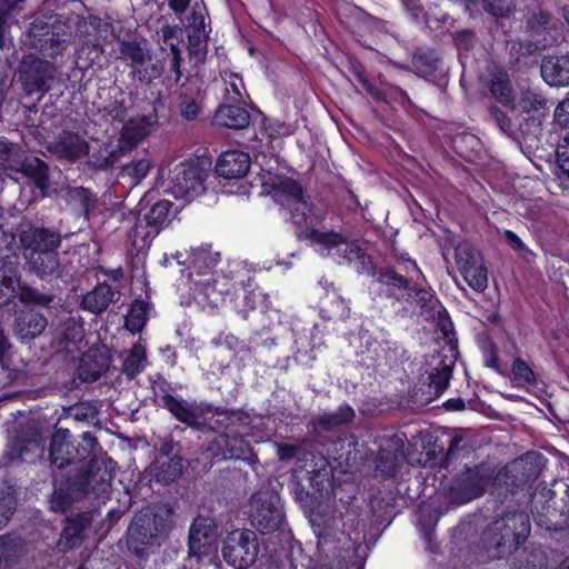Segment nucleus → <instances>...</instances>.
<instances>
[{"label": "nucleus", "mask_w": 569, "mask_h": 569, "mask_svg": "<svg viewBox=\"0 0 569 569\" xmlns=\"http://www.w3.org/2000/svg\"><path fill=\"white\" fill-rule=\"evenodd\" d=\"M144 366L146 350L141 345H134L124 358L123 371L128 377L133 378L143 370Z\"/></svg>", "instance_id": "35"}, {"label": "nucleus", "mask_w": 569, "mask_h": 569, "mask_svg": "<svg viewBox=\"0 0 569 569\" xmlns=\"http://www.w3.org/2000/svg\"><path fill=\"white\" fill-rule=\"evenodd\" d=\"M190 4V0H169L170 9L176 13H183Z\"/></svg>", "instance_id": "62"}, {"label": "nucleus", "mask_w": 569, "mask_h": 569, "mask_svg": "<svg viewBox=\"0 0 569 569\" xmlns=\"http://www.w3.org/2000/svg\"><path fill=\"white\" fill-rule=\"evenodd\" d=\"M119 53V58L131 68L132 76L141 83L149 84L160 76V69L150 63L148 50L136 40L121 41Z\"/></svg>", "instance_id": "8"}, {"label": "nucleus", "mask_w": 569, "mask_h": 569, "mask_svg": "<svg viewBox=\"0 0 569 569\" xmlns=\"http://www.w3.org/2000/svg\"><path fill=\"white\" fill-rule=\"evenodd\" d=\"M483 9L496 18H507L511 13V1L486 0Z\"/></svg>", "instance_id": "48"}, {"label": "nucleus", "mask_w": 569, "mask_h": 569, "mask_svg": "<svg viewBox=\"0 0 569 569\" xmlns=\"http://www.w3.org/2000/svg\"><path fill=\"white\" fill-rule=\"evenodd\" d=\"M16 505L17 501L10 488L0 495V529L10 520L13 511L16 510Z\"/></svg>", "instance_id": "44"}, {"label": "nucleus", "mask_w": 569, "mask_h": 569, "mask_svg": "<svg viewBox=\"0 0 569 569\" xmlns=\"http://www.w3.org/2000/svg\"><path fill=\"white\" fill-rule=\"evenodd\" d=\"M12 171L21 173L43 194L47 193L50 187L49 166L39 157L26 156L22 152L18 159L17 167L13 168Z\"/></svg>", "instance_id": "15"}, {"label": "nucleus", "mask_w": 569, "mask_h": 569, "mask_svg": "<svg viewBox=\"0 0 569 569\" xmlns=\"http://www.w3.org/2000/svg\"><path fill=\"white\" fill-rule=\"evenodd\" d=\"M114 292L107 283H100L82 299L83 309L92 313H101L113 300Z\"/></svg>", "instance_id": "27"}, {"label": "nucleus", "mask_w": 569, "mask_h": 569, "mask_svg": "<svg viewBox=\"0 0 569 569\" xmlns=\"http://www.w3.org/2000/svg\"><path fill=\"white\" fill-rule=\"evenodd\" d=\"M62 339L68 343L80 342L83 338V328L80 323L70 319L63 325V331L61 332Z\"/></svg>", "instance_id": "50"}, {"label": "nucleus", "mask_w": 569, "mask_h": 569, "mask_svg": "<svg viewBox=\"0 0 569 569\" xmlns=\"http://www.w3.org/2000/svg\"><path fill=\"white\" fill-rule=\"evenodd\" d=\"M377 280L383 287L388 297L410 301V298L413 296L415 287L410 286L408 280L391 270L380 271Z\"/></svg>", "instance_id": "24"}, {"label": "nucleus", "mask_w": 569, "mask_h": 569, "mask_svg": "<svg viewBox=\"0 0 569 569\" xmlns=\"http://www.w3.org/2000/svg\"><path fill=\"white\" fill-rule=\"evenodd\" d=\"M54 79L53 66L42 59L23 60L19 68V80L24 93L40 100L50 89Z\"/></svg>", "instance_id": "6"}, {"label": "nucleus", "mask_w": 569, "mask_h": 569, "mask_svg": "<svg viewBox=\"0 0 569 569\" xmlns=\"http://www.w3.org/2000/svg\"><path fill=\"white\" fill-rule=\"evenodd\" d=\"M251 525L262 533L280 528L283 521V511L280 498L270 492H258L251 498Z\"/></svg>", "instance_id": "7"}, {"label": "nucleus", "mask_w": 569, "mask_h": 569, "mask_svg": "<svg viewBox=\"0 0 569 569\" xmlns=\"http://www.w3.org/2000/svg\"><path fill=\"white\" fill-rule=\"evenodd\" d=\"M441 58L439 53L429 48L418 49L411 60L415 72L427 80L436 78L441 68Z\"/></svg>", "instance_id": "22"}, {"label": "nucleus", "mask_w": 569, "mask_h": 569, "mask_svg": "<svg viewBox=\"0 0 569 569\" xmlns=\"http://www.w3.org/2000/svg\"><path fill=\"white\" fill-rule=\"evenodd\" d=\"M164 405L168 410L180 421L193 426L199 421V413L187 403L168 396L164 398Z\"/></svg>", "instance_id": "31"}, {"label": "nucleus", "mask_w": 569, "mask_h": 569, "mask_svg": "<svg viewBox=\"0 0 569 569\" xmlns=\"http://www.w3.org/2000/svg\"><path fill=\"white\" fill-rule=\"evenodd\" d=\"M433 298L431 291L429 290H426V289H416L415 288V292H413V296L410 298V300H418L420 302H428L430 301L431 299Z\"/></svg>", "instance_id": "63"}, {"label": "nucleus", "mask_w": 569, "mask_h": 569, "mask_svg": "<svg viewBox=\"0 0 569 569\" xmlns=\"http://www.w3.org/2000/svg\"><path fill=\"white\" fill-rule=\"evenodd\" d=\"M88 167L93 171H107L112 169L123 156L122 148L109 149L108 147H100L97 151L89 152Z\"/></svg>", "instance_id": "26"}, {"label": "nucleus", "mask_w": 569, "mask_h": 569, "mask_svg": "<svg viewBox=\"0 0 569 569\" xmlns=\"http://www.w3.org/2000/svg\"><path fill=\"white\" fill-rule=\"evenodd\" d=\"M16 297L22 302L49 303V299L40 296L36 290L21 286L20 279L6 262H0V305H7Z\"/></svg>", "instance_id": "9"}, {"label": "nucleus", "mask_w": 569, "mask_h": 569, "mask_svg": "<svg viewBox=\"0 0 569 569\" xmlns=\"http://www.w3.org/2000/svg\"><path fill=\"white\" fill-rule=\"evenodd\" d=\"M140 521H142L141 518L137 517L134 522L129 527L128 533L130 540L134 539V537L140 533V529L144 528V525L140 523Z\"/></svg>", "instance_id": "64"}, {"label": "nucleus", "mask_w": 569, "mask_h": 569, "mask_svg": "<svg viewBox=\"0 0 569 569\" xmlns=\"http://www.w3.org/2000/svg\"><path fill=\"white\" fill-rule=\"evenodd\" d=\"M537 51V44L529 40H518L511 44L510 54L519 57H529Z\"/></svg>", "instance_id": "52"}, {"label": "nucleus", "mask_w": 569, "mask_h": 569, "mask_svg": "<svg viewBox=\"0 0 569 569\" xmlns=\"http://www.w3.org/2000/svg\"><path fill=\"white\" fill-rule=\"evenodd\" d=\"M91 360L92 357L90 355L82 358L79 367V376L83 380L96 381L107 370L108 363L104 359H101V361L96 362L91 368Z\"/></svg>", "instance_id": "41"}, {"label": "nucleus", "mask_w": 569, "mask_h": 569, "mask_svg": "<svg viewBox=\"0 0 569 569\" xmlns=\"http://www.w3.org/2000/svg\"><path fill=\"white\" fill-rule=\"evenodd\" d=\"M290 212V220L296 226V237L301 241H310L313 243V238L309 237L310 231L318 230L313 226L312 214L315 204L309 202L306 196L286 207Z\"/></svg>", "instance_id": "17"}, {"label": "nucleus", "mask_w": 569, "mask_h": 569, "mask_svg": "<svg viewBox=\"0 0 569 569\" xmlns=\"http://www.w3.org/2000/svg\"><path fill=\"white\" fill-rule=\"evenodd\" d=\"M207 153V149H198L193 158L176 168L172 187L178 196L193 198L204 192L212 166V158Z\"/></svg>", "instance_id": "2"}, {"label": "nucleus", "mask_w": 569, "mask_h": 569, "mask_svg": "<svg viewBox=\"0 0 569 569\" xmlns=\"http://www.w3.org/2000/svg\"><path fill=\"white\" fill-rule=\"evenodd\" d=\"M150 168L151 162L148 159H139L124 164L122 171L131 177L136 182H140L147 177Z\"/></svg>", "instance_id": "45"}, {"label": "nucleus", "mask_w": 569, "mask_h": 569, "mask_svg": "<svg viewBox=\"0 0 569 569\" xmlns=\"http://www.w3.org/2000/svg\"><path fill=\"white\" fill-rule=\"evenodd\" d=\"M458 269L466 282L477 292L488 287V273L480 251H456Z\"/></svg>", "instance_id": "10"}, {"label": "nucleus", "mask_w": 569, "mask_h": 569, "mask_svg": "<svg viewBox=\"0 0 569 569\" xmlns=\"http://www.w3.org/2000/svg\"><path fill=\"white\" fill-rule=\"evenodd\" d=\"M250 169V158L241 150H227L217 159L214 171L224 179H239Z\"/></svg>", "instance_id": "16"}, {"label": "nucleus", "mask_w": 569, "mask_h": 569, "mask_svg": "<svg viewBox=\"0 0 569 569\" xmlns=\"http://www.w3.org/2000/svg\"><path fill=\"white\" fill-rule=\"evenodd\" d=\"M312 244L323 249H333L346 246V249H376L378 232L358 214L342 216L330 227L310 231Z\"/></svg>", "instance_id": "1"}, {"label": "nucleus", "mask_w": 569, "mask_h": 569, "mask_svg": "<svg viewBox=\"0 0 569 569\" xmlns=\"http://www.w3.org/2000/svg\"><path fill=\"white\" fill-rule=\"evenodd\" d=\"M547 99L546 97L537 92L532 89L521 90L520 97L518 99V108L522 112H532L539 111L547 108Z\"/></svg>", "instance_id": "37"}, {"label": "nucleus", "mask_w": 569, "mask_h": 569, "mask_svg": "<svg viewBox=\"0 0 569 569\" xmlns=\"http://www.w3.org/2000/svg\"><path fill=\"white\" fill-rule=\"evenodd\" d=\"M69 438L70 435L67 430H58L52 437L50 458L52 463L59 468H63L76 458L82 459L87 456V448H83V452H80L70 443Z\"/></svg>", "instance_id": "19"}, {"label": "nucleus", "mask_w": 569, "mask_h": 569, "mask_svg": "<svg viewBox=\"0 0 569 569\" xmlns=\"http://www.w3.org/2000/svg\"><path fill=\"white\" fill-rule=\"evenodd\" d=\"M216 550V533L206 518H197L189 535V553L197 558L208 556Z\"/></svg>", "instance_id": "13"}, {"label": "nucleus", "mask_w": 569, "mask_h": 569, "mask_svg": "<svg viewBox=\"0 0 569 569\" xmlns=\"http://www.w3.org/2000/svg\"><path fill=\"white\" fill-rule=\"evenodd\" d=\"M159 232L160 230L149 221L144 220V222H142L139 220L130 234L134 249L149 248Z\"/></svg>", "instance_id": "30"}, {"label": "nucleus", "mask_w": 569, "mask_h": 569, "mask_svg": "<svg viewBox=\"0 0 569 569\" xmlns=\"http://www.w3.org/2000/svg\"><path fill=\"white\" fill-rule=\"evenodd\" d=\"M380 93H381V98L379 100L386 99V97H390L392 100L398 102L403 108H408V107L412 106V102H411L410 97L407 93V91H405L403 89H401L398 86L387 84L385 92L380 91Z\"/></svg>", "instance_id": "49"}, {"label": "nucleus", "mask_w": 569, "mask_h": 569, "mask_svg": "<svg viewBox=\"0 0 569 569\" xmlns=\"http://www.w3.org/2000/svg\"><path fill=\"white\" fill-rule=\"evenodd\" d=\"M171 52H172V58L170 61V68H171V71L174 72L176 81L178 82L182 76V71H181L182 58L180 56V50L176 46H171Z\"/></svg>", "instance_id": "59"}, {"label": "nucleus", "mask_w": 569, "mask_h": 569, "mask_svg": "<svg viewBox=\"0 0 569 569\" xmlns=\"http://www.w3.org/2000/svg\"><path fill=\"white\" fill-rule=\"evenodd\" d=\"M151 472L159 482H170L182 472L181 460L177 457H159L151 466Z\"/></svg>", "instance_id": "28"}, {"label": "nucleus", "mask_w": 569, "mask_h": 569, "mask_svg": "<svg viewBox=\"0 0 569 569\" xmlns=\"http://www.w3.org/2000/svg\"><path fill=\"white\" fill-rule=\"evenodd\" d=\"M491 94L503 104L513 101L512 83L507 76H495L489 84Z\"/></svg>", "instance_id": "34"}, {"label": "nucleus", "mask_w": 569, "mask_h": 569, "mask_svg": "<svg viewBox=\"0 0 569 569\" xmlns=\"http://www.w3.org/2000/svg\"><path fill=\"white\" fill-rule=\"evenodd\" d=\"M355 411L349 406H341L335 413L323 415L321 423L327 428H333L352 420Z\"/></svg>", "instance_id": "42"}, {"label": "nucleus", "mask_w": 569, "mask_h": 569, "mask_svg": "<svg viewBox=\"0 0 569 569\" xmlns=\"http://www.w3.org/2000/svg\"><path fill=\"white\" fill-rule=\"evenodd\" d=\"M450 371L448 368H443L438 371L437 375L431 377V385L435 386L437 392H442L449 385Z\"/></svg>", "instance_id": "57"}, {"label": "nucleus", "mask_w": 569, "mask_h": 569, "mask_svg": "<svg viewBox=\"0 0 569 569\" xmlns=\"http://www.w3.org/2000/svg\"><path fill=\"white\" fill-rule=\"evenodd\" d=\"M259 551L256 533L251 530H233L223 540L222 557L234 569H246L257 559Z\"/></svg>", "instance_id": "4"}, {"label": "nucleus", "mask_w": 569, "mask_h": 569, "mask_svg": "<svg viewBox=\"0 0 569 569\" xmlns=\"http://www.w3.org/2000/svg\"><path fill=\"white\" fill-rule=\"evenodd\" d=\"M540 76L551 88L569 87V51L545 56L540 63Z\"/></svg>", "instance_id": "12"}, {"label": "nucleus", "mask_w": 569, "mask_h": 569, "mask_svg": "<svg viewBox=\"0 0 569 569\" xmlns=\"http://www.w3.org/2000/svg\"><path fill=\"white\" fill-rule=\"evenodd\" d=\"M557 163L563 176L569 179V131L562 137L556 151Z\"/></svg>", "instance_id": "46"}, {"label": "nucleus", "mask_w": 569, "mask_h": 569, "mask_svg": "<svg viewBox=\"0 0 569 569\" xmlns=\"http://www.w3.org/2000/svg\"><path fill=\"white\" fill-rule=\"evenodd\" d=\"M12 552L13 547L9 540L4 537H0V569H3L9 565Z\"/></svg>", "instance_id": "58"}, {"label": "nucleus", "mask_w": 569, "mask_h": 569, "mask_svg": "<svg viewBox=\"0 0 569 569\" xmlns=\"http://www.w3.org/2000/svg\"><path fill=\"white\" fill-rule=\"evenodd\" d=\"M453 43L459 52H470L477 43V34L472 29H460L452 34Z\"/></svg>", "instance_id": "43"}, {"label": "nucleus", "mask_w": 569, "mask_h": 569, "mask_svg": "<svg viewBox=\"0 0 569 569\" xmlns=\"http://www.w3.org/2000/svg\"><path fill=\"white\" fill-rule=\"evenodd\" d=\"M555 18L551 12L540 7L529 10L526 14V31L536 38L547 40L556 28Z\"/></svg>", "instance_id": "20"}, {"label": "nucleus", "mask_w": 569, "mask_h": 569, "mask_svg": "<svg viewBox=\"0 0 569 569\" xmlns=\"http://www.w3.org/2000/svg\"><path fill=\"white\" fill-rule=\"evenodd\" d=\"M213 121L217 126L239 130L249 126L250 114L243 107L222 104L216 110Z\"/></svg>", "instance_id": "23"}, {"label": "nucleus", "mask_w": 569, "mask_h": 569, "mask_svg": "<svg viewBox=\"0 0 569 569\" xmlns=\"http://www.w3.org/2000/svg\"><path fill=\"white\" fill-rule=\"evenodd\" d=\"M173 203L167 199L157 201L146 213L144 220L161 230L164 223L168 221L169 212Z\"/></svg>", "instance_id": "39"}, {"label": "nucleus", "mask_w": 569, "mask_h": 569, "mask_svg": "<svg viewBox=\"0 0 569 569\" xmlns=\"http://www.w3.org/2000/svg\"><path fill=\"white\" fill-rule=\"evenodd\" d=\"M179 112L182 119L193 121L199 117L201 107L193 94L182 92L179 96Z\"/></svg>", "instance_id": "40"}, {"label": "nucleus", "mask_w": 569, "mask_h": 569, "mask_svg": "<svg viewBox=\"0 0 569 569\" xmlns=\"http://www.w3.org/2000/svg\"><path fill=\"white\" fill-rule=\"evenodd\" d=\"M216 347L226 348L230 351H234L240 347L239 340L230 333H221L212 340Z\"/></svg>", "instance_id": "55"}, {"label": "nucleus", "mask_w": 569, "mask_h": 569, "mask_svg": "<svg viewBox=\"0 0 569 569\" xmlns=\"http://www.w3.org/2000/svg\"><path fill=\"white\" fill-rule=\"evenodd\" d=\"M149 305L142 300H136L126 317V327L131 332H139L146 325Z\"/></svg>", "instance_id": "33"}, {"label": "nucleus", "mask_w": 569, "mask_h": 569, "mask_svg": "<svg viewBox=\"0 0 569 569\" xmlns=\"http://www.w3.org/2000/svg\"><path fill=\"white\" fill-rule=\"evenodd\" d=\"M512 381L517 387L530 388L536 385V376L529 365L520 358H517L511 367Z\"/></svg>", "instance_id": "36"}, {"label": "nucleus", "mask_w": 569, "mask_h": 569, "mask_svg": "<svg viewBox=\"0 0 569 569\" xmlns=\"http://www.w3.org/2000/svg\"><path fill=\"white\" fill-rule=\"evenodd\" d=\"M89 150V142L79 133L69 130H63L54 143V151L59 158L71 162L87 156Z\"/></svg>", "instance_id": "18"}, {"label": "nucleus", "mask_w": 569, "mask_h": 569, "mask_svg": "<svg viewBox=\"0 0 569 569\" xmlns=\"http://www.w3.org/2000/svg\"><path fill=\"white\" fill-rule=\"evenodd\" d=\"M30 33L36 46L51 56L61 53L71 36L69 23L58 14L48 17L46 21L36 19Z\"/></svg>", "instance_id": "3"}, {"label": "nucleus", "mask_w": 569, "mask_h": 569, "mask_svg": "<svg viewBox=\"0 0 569 569\" xmlns=\"http://www.w3.org/2000/svg\"><path fill=\"white\" fill-rule=\"evenodd\" d=\"M127 113H128V110L124 107L123 102H121V101L112 102L111 108L109 110V114L114 120H120V121L124 120V118L127 117Z\"/></svg>", "instance_id": "60"}, {"label": "nucleus", "mask_w": 569, "mask_h": 569, "mask_svg": "<svg viewBox=\"0 0 569 569\" xmlns=\"http://www.w3.org/2000/svg\"><path fill=\"white\" fill-rule=\"evenodd\" d=\"M10 358V345L7 338L3 336L2 330L0 329V369L1 372L4 373L8 371V379L13 381L17 379V370L10 369L8 365V359Z\"/></svg>", "instance_id": "47"}, {"label": "nucleus", "mask_w": 569, "mask_h": 569, "mask_svg": "<svg viewBox=\"0 0 569 569\" xmlns=\"http://www.w3.org/2000/svg\"><path fill=\"white\" fill-rule=\"evenodd\" d=\"M312 527L316 536L318 537V543L321 547H326L336 542L341 546L343 551L356 552L362 540V536L359 531L347 533L342 530H339V521L337 520H335L331 525H321L312 519Z\"/></svg>", "instance_id": "11"}, {"label": "nucleus", "mask_w": 569, "mask_h": 569, "mask_svg": "<svg viewBox=\"0 0 569 569\" xmlns=\"http://www.w3.org/2000/svg\"><path fill=\"white\" fill-rule=\"evenodd\" d=\"M555 121L563 127L569 128V96L566 97L555 109Z\"/></svg>", "instance_id": "54"}, {"label": "nucleus", "mask_w": 569, "mask_h": 569, "mask_svg": "<svg viewBox=\"0 0 569 569\" xmlns=\"http://www.w3.org/2000/svg\"><path fill=\"white\" fill-rule=\"evenodd\" d=\"M22 153L19 144L0 138V170H11L17 167L18 159Z\"/></svg>", "instance_id": "32"}, {"label": "nucleus", "mask_w": 569, "mask_h": 569, "mask_svg": "<svg viewBox=\"0 0 569 569\" xmlns=\"http://www.w3.org/2000/svg\"><path fill=\"white\" fill-rule=\"evenodd\" d=\"M47 319L33 310H27L16 320L14 332L22 341L40 336L46 329Z\"/></svg>", "instance_id": "25"}, {"label": "nucleus", "mask_w": 569, "mask_h": 569, "mask_svg": "<svg viewBox=\"0 0 569 569\" xmlns=\"http://www.w3.org/2000/svg\"><path fill=\"white\" fill-rule=\"evenodd\" d=\"M498 233L500 239L511 249H528L513 231L505 229L503 231H498Z\"/></svg>", "instance_id": "56"}, {"label": "nucleus", "mask_w": 569, "mask_h": 569, "mask_svg": "<svg viewBox=\"0 0 569 569\" xmlns=\"http://www.w3.org/2000/svg\"><path fill=\"white\" fill-rule=\"evenodd\" d=\"M27 260L38 274H50L58 267L56 251H30Z\"/></svg>", "instance_id": "29"}, {"label": "nucleus", "mask_w": 569, "mask_h": 569, "mask_svg": "<svg viewBox=\"0 0 569 569\" xmlns=\"http://www.w3.org/2000/svg\"><path fill=\"white\" fill-rule=\"evenodd\" d=\"M348 70L370 96H372L376 99L381 98L380 90L377 89L375 84L370 81V79L367 77L366 68L359 60L350 59L348 62Z\"/></svg>", "instance_id": "38"}, {"label": "nucleus", "mask_w": 569, "mask_h": 569, "mask_svg": "<svg viewBox=\"0 0 569 569\" xmlns=\"http://www.w3.org/2000/svg\"><path fill=\"white\" fill-rule=\"evenodd\" d=\"M189 24L197 30L204 28V17L201 11L197 10L196 7L192 9V12L189 17Z\"/></svg>", "instance_id": "61"}, {"label": "nucleus", "mask_w": 569, "mask_h": 569, "mask_svg": "<svg viewBox=\"0 0 569 569\" xmlns=\"http://www.w3.org/2000/svg\"><path fill=\"white\" fill-rule=\"evenodd\" d=\"M271 192L274 201L284 208L306 196V189L301 182L290 177H283L278 182H273Z\"/></svg>", "instance_id": "21"}, {"label": "nucleus", "mask_w": 569, "mask_h": 569, "mask_svg": "<svg viewBox=\"0 0 569 569\" xmlns=\"http://www.w3.org/2000/svg\"><path fill=\"white\" fill-rule=\"evenodd\" d=\"M489 114L503 132L511 130V119L501 108L497 106L490 107Z\"/></svg>", "instance_id": "53"}, {"label": "nucleus", "mask_w": 569, "mask_h": 569, "mask_svg": "<svg viewBox=\"0 0 569 569\" xmlns=\"http://www.w3.org/2000/svg\"><path fill=\"white\" fill-rule=\"evenodd\" d=\"M19 240L18 249H59L62 241L60 232L32 224L21 229Z\"/></svg>", "instance_id": "14"}, {"label": "nucleus", "mask_w": 569, "mask_h": 569, "mask_svg": "<svg viewBox=\"0 0 569 569\" xmlns=\"http://www.w3.org/2000/svg\"><path fill=\"white\" fill-rule=\"evenodd\" d=\"M529 533V517L520 512L507 515L505 518L495 521L486 536L490 537V543L511 549L523 543Z\"/></svg>", "instance_id": "5"}, {"label": "nucleus", "mask_w": 569, "mask_h": 569, "mask_svg": "<svg viewBox=\"0 0 569 569\" xmlns=\"http://www.w3.org/2000/svg\"><path fill=\"white\" fill-rule=\"evenodd\" d=\"M350 256L345 257L347 262L353 263V267L357 272H370L372 268L367 267V264L371 263L369 256H367L363 251H349Z\"/></svg>", "instance_id": "51"}]
</instances>
